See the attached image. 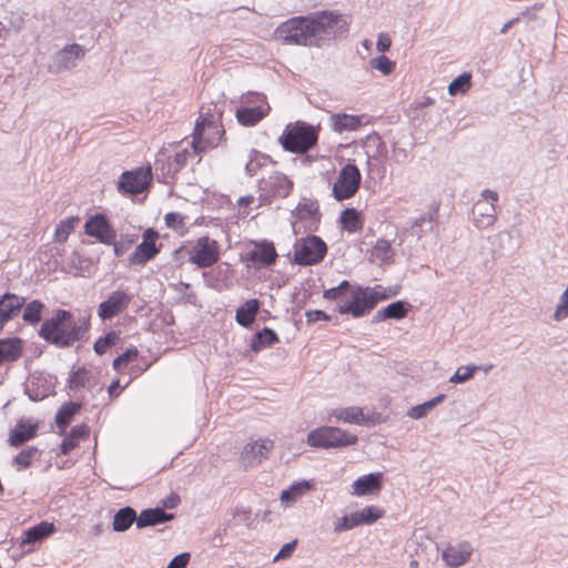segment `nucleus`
I'll use <instances>...</instances> for the list:
<instances>
[{
  "label": "nucleus",
  "instance_id": "473e14b6",
  "mask_svg": "<svg viewBox=\"0 0 568 568\" xmlns=\"http://www.w3.org/2000/svg\"><path fill=\"white\" fill-rule=\"evenodd\" d=\"M54 530V525L47 521L34 525L23 532L21 546H32L33 544L49 537Z\"/></svg>",
  "mask_w": 568,
  "mask_h": 568
},
{
  "label": "nucleus",
  "instance_id": "3c124183",
  "mask_svg": "<svg viewBox=\"0 0 568 568\" xmlns=\"http://www.w3.org/2000/svg\"><path fill=\"white\" fill-rule=\"evenodd\" d=\"M479 365L474 363L459 366L450 376L449 382L453 384L466 383L474 378V376L476 375L477 372H479Z\"/></svg>",
  "mask_w": 568,
  "mask_h": 568
},
{
  "label": "nucleus",
  "instance_id": "6e6d98bb",
  "mask_svg": "<svg viewBox=\"0 0 568 568\" xmlns=\"http://www.w3.org/2000/svg\"><path fill=\"white\" fill-rule=\"evenodd\" d=\"M250 161H251V178L256 176V174H257L256 170L262 169L267 163L273 164V165L275 164V162H273V160L270 155L262 154L261 152H258L254 149H251Z\"/></svg>",
  "mask_w": 568,
  "mask_h": 568
},
{
  "label": "nucleus",
  "instance_id": "2eb2a0df",
  "mask_svg": "<svg viewBox=\"0 0 568 568\" xmlns=\"http://www.w3.org/2000/svg\"><path fill=\"white\" fill-rule=\"evenodd\" d=\"M133 295L128 291H113L105 301L101 302L98 306V315L102 321L111 320L131 304Z\"/></svg>",
  "mask_w": 568,
  "mask_h": 568
},
{
  "label": "nucleus",
  "instance_id": "b1692460",
  "mask_svg": "<svg viewBox=\"0 0 568 568\" xmlns=\"http://www.w3.org/2000/svg\"><path fill=\"white\" fill-rule=\"evenodd\" d=\"M315 481L308 479L294 480L288 487L281 491V503L286 507L293 506L305 494L315 489Z\"/></svg>",
  "mask_w": 568,
  "mask_h": 568
},
{
  "label": "nucleus",
  "instance_id": "de8ad7c7",
  "mask_svg": "<svg viewBox=\"0 0 568 568\" xmlns=\"http://www.w3.org/2000/svg\"><path fill=\"white\" fill-rule=\"evenodd\" d=\"M352 282L348 280L341 281L336 286L324 288L323 290V298L326 301H338L344 297L347 298L348 291L352 287Z\"/></svg>",
  "mask_w": 568,
  "mask_h": 568
},
{
  "label": "nucleus",
  "instance_id": "49530a36",
  "mask_svg": "<svg viewBox=\"0 0 568 568\" xmlns=\"http://www.w3.org/2000/svg\"><path fill=\"white\" fill-rule=\"evenodd\" d=\"M91 378V371L87 369L85 367H79L70 375L68 386L70 390H77L80 388L89 387Z\"/></svg>",
  "mask_w": 568,
  "mask_h": 568
},
{
  "label": "nucleus",
  "instance_id": "7c9ffc66",
  "mask_svg": "<svg viewBox=\"0 0 568 568\" xmlns=\"http://www.w3.org/2000/svg\"><path fill=\"white\" fill-rule=\"evenodd\" d=\"M447 398V394L439 393L436 396L414 406H410L406 415L412 419H423L427 417L433 409L443 404Z\"/></svg>",
  "mask_w": 568,
  "mask_h": 568
},
{
  "label": "nucleus",
  "instance_id": "7ed1b4c3",
  "mask_svg": "<svg viewBox=\"0 0 568 568\" xmlns=\"http://www.w3.org/2000/svg\"><path fill=\"white\" fill-rule=\"evenodd\" d=\"M358 436L347 429L321 425L307 433L305 443L314 449L341 450L357 445Z\"/></svg>",
  "mask_w": 568,
  "mask_h": 568
},
{
  "label": "nucleus",
  "instance_id": "09e8293b",
  "mask_svg": "<svg viewBox=\"0 0 568 568\" xmlns=\"http://www.w3.org/2000/svg\"><path fill=\"white\" fill-rule=\"evenodd\" d=\"M43 310L44 304L39 300H33L24 306L22 318L29 324H38L41 321Z\"/></svg>",
  "mask_w": 568,
  "mask_h": 568
},
{
  "label": "nucleus",
  "instance_id": "774afa93",
  "mask_svg": "<svg viewBox=\"0 0 568 568\" xmlns=\"http://www.w3.org/2000/svg\"><path fill=\"white\" fill-rule=\"evenodd\" d=\"M190 554L182 552L171 559L166 568H185L190 561Z\"/></svg>",
  "mask_w": 568,
  "mask_h": 568
},
{
  "label": "nucleus",
  "instance_id": "c85d7f7f",
  "mask_svg": "<svg viewBox=\"0 0 568 568\" xmlns=\"http://www.w3.org/2000/svg\"><path fill=\"white\" fill-rule=\"evenodd\" d=\"M38 432V424L27 423L24 420H19L16 427L11 430L9 436V444L13 447H19L23 445L26 442L36 437Z\"/></svg>",
  "mask_w": 568,
  "mask_h": 568
},
{
  "label": "nucleus",
  "instance_id": "ddd939ff",
  "mask_svg": "<svg viewBox=\"0 0 568 568\" xmlns=\"http://www.w3.org/2000/svg\"><path fill=\"white\" fill-rule=\"evenodd\" d=\"M386 480L385 473L372 471L358 476L351 485V494L356 497H378Z\"/></svg>",
  "mask_w": 568,
  "mask_h": 568
},
{
  "label": "nucleus",
  "instance_id": "aec40b11",
  "mask_svg": "<svg viewBox=\"0 0 568 568\" xmlns=\"http://www.w3.org/2000/svg\"><path fill=\"white\" fill-rule=\"evenodd\" d=\"M413 310V305L407 300H396L381 307L372 317V324H378L387 321L399 322L406 318L409 312Z\"/></svg>",
  "mask_w": 568,
  "mask_h": 568
},
{
  "label": "nucleus",
  "instance_id": "603ef678",
  "mask_svg": "<svg viewBox=\"0 0 568 568\" xmlns=\"http://www.w3.org/2000/svg\"><path fill=\"white\" fill-rule=\"evenodd\" d=\"M79 222V217L70 216L62 220L54 232L55 242L63 243L68 240L70 233L74 230L75 224Z\"/></svg>",
  "mask_w": 568,
  "mask_h": 568
},
{
  "label": "nucleus",
  "instance_id": "6ab92c4d",
  "mask_svg": "<svg viewBox=\"0 0 568 568\" xmlns=\"http://www.w3.org/2000/svg\"><path fill=\"white\" fill-rule=\"evenodd\" d=\"M256 182L258 191L270 193L273 197H287L294 189L293 181L283 173L270 176L268 180L263 175Z\"/></svg>",
  "mask_w": 568,
  "mask_h": 568
},
{
  "label": "nucleus",
  "instance_id": "39448f33",
  "mask_svg": "<svg viewBox=\"0 0 568 568\" xmlns=\"http://www.w3.org/2000/svg\"><path fill=\"white\" fill-rule=\"evenodd\" d=\"M375 308L376 305L371 286L352 282L347 298L337 303L333 311L358 320L368 316Z\"/></svg>",
  "mask_w": 568,
  "mask_h": 568
},
{
  "label": "nucleus",
  "instance_id": "13d9d810",
  "mask_svg": "<svg viewBox=\"0 0 568 568\" xmlns=\"http://www.w3.org/2000/svg\"><path fill=\"white\" fill-rule=\"evenodd\" d=\"M119 339V334L114 331L109 332L104 336L100 337L94 343V352L98 355L104 354L111 346H113Z\"/></svg>",
  "mask_w": 568,
  "mask_h": 568
},
{
  "label": "nucleus",
  "instance_id": "864d4df0",
  "mask_svg": "<svg viewBox=\"0 0 568 568\" xmlns=\"http://www.w3.org/2000/svg\"><path fill=\"white\" fill-rule=\"evenodd\" d=\"M306 317V324L307 326H312L316 324L317 322H332L334 325L338 324V318L334 317L333 315L326 313L323 310L314 308V310H307L305 312Z\"/></svg>",
  "mask_w": 568,
  "mask_h": 568
},
{
  "label": "nucleus",
  "instance_id": "f03ea898",
  "mask_svg": "<svg viewBox=\"0 0 568 568\" xmlns=\"http://www.w3.org/2000/svg\"><path fill=\"white\" fill-rule=\"evenodd\" d=\"M89 326L88 320L78 323L70 311L57 310L51 318L43 321L39 336L51 345L67 348L82 341Z\"/></svg>",
  "mask_w": 568,
  "mask_h": 568
},
{
  "label": "nucleus",
  "instance_id": "69168bd1",
  "mask_svg": "<svg viewBox=\"0 0 568 568\" xmlns=\"http://www.w3.org/2000/svg\"><path fill=\"white\" fill-rule=\"evenodd\" d=\"M164 221L168 227L173 229L175 231L184 229V219L178 212L166 213L164 216Z\"/></svg>",
  "mask_w": 568,
  "mask_h": 568
},
{
  "label": "nucleus",
  "instance_id": "f8f14e48",
  "mask_svg": "<svg viewBox=\"0 0 568 568\" xmlns=\"http://www.w3.org/2000/svg\"><path fill=\"white\" fill-rule=\"evenodd\" d=\"M159 233L153 227L146 229L142 234V242L136 245L134 252L131 254L129 261L132 265H145L149 261L153 260L161 248L156 241Z\"/></svg>",
  "mask_w": 568,
  "mask_h": 568
},
{
  "label": "nucleus",
  "instance_id": "20e7f679",
  "mask_svg": "<svg viewBox=\"0 0 568 568\" xmlns=\"http://www.w3.org/2000/svg\"><path fill=\"white\" fill-rule=\"evenodd\" d=\"M298 237L293 245V253L287 254L290 262L298 266H311L322 263L327 255L328 246L325 241L314 233Z\"/></svg>",
  "mask_w": 568,
  "mask_h": 568
},
{
  "label": "nucleus",
  "instance_id": "052dcab7",
  "mask_svg": "<svg viewBox=\"0 0 568 568\" xmlns=\"http://www.w3.org/2000/svg\"><path fill=\"white\" fill-rule=\"evenodd\" d=\"M298 544L300 540L297 538H294L291 541L282 545L277 554L274 556L273 562H278L292 558L297 549Z\"/></svg>",
  "mask_w": 568,
  "mask_h": 568
},
{
  "label": "nucleus",
  "instance_id": "58836bf2",
  "mask_svg": "<svg viewBox=\"0 0 568 568\" xmlns=\"http://www.w3.org/2000/svg\"><path fill=\"white\" fill-rule=\"evenodd\" d=\"M81 409V404L69 402L63 404L55 414V424L62 435L70 425L74 415Z\"/></svg>",
  "mask_w": 568,
  "mask_h": 568
},
{
  "label": "nucleus",
  "instance_id": "0eeeda50",
  "mask_svg": "<svg viewBox=\"0 0 568 568\" xmlns=\"http://www.w3.org/2000/svg\"><path fill=\"white\" fill-rule=\"evenodd\" d=\"M362 183V173L354 161L344 164L332 185V195L337 202L352 199Z\"/></svg>",
  "mask_w": 568,
  "mask_h": 568
},
{
  "label": "nucleus",
  "instance_id": "a878e982",
  "mask_svg": "<svg viewBox=\"0 0 568 568\" xmlns=\"http://www.w3.org/2000/svg\"><path fill=\"white\" fill-rule=\"evenodd\" d=\"M365 217L356 207H345L339 212L337 224L342 231L349 234L361 232L364 227Z\"/></svg>",
  "mask_w": 568,
  "mask_h": 568
},
{
  "label": "nucleus",
  "instance_id": "9d476101",
  "mask_svg": "<svg viewBox=\"0 0 568 568\" xmlns=\"http://www.w3.org/2000/svg\"><path fill=\"white\" fill-rule=\"evenodd\" d=\"M190 262L200 268L213 265L219 260L217 242L209 236H201L189 252Z\"/></svg>",
  "mask_w": 568,
  "mask_h": 568
},
{
  "label": "nucleus",
  "instance_id": "0e129e2a",
  "mask_svg": "<svg viewBox=\"0 0 568 568\" xmlns=\"http://www.w3.org/2000/svg\"><path fill=\"white\" fill-rule=\"evenodd\" d=\"M568 317V295L561 293L559 302L556 305V310L552 314V318L556 322H561Z\"/></svg>",
  "mask_w": 568,
  "mask_h": 568
},
{
  "label": "nucleus",
  "instance_id": "a19ab883",
  "mask_svg": "<svg viewBox=\"0 0 568 568\" xmlns=\"http://www.w3.org/2000/svg\"><path fill=\"white\" fill-rule=\"evenodd\" d=\"M471 87V73L464 71L455 77L448 84V93L452 97L465 94Z\"/></svg>",
  "mask_w": 568,
  "mask_h": 568
},
{
  "label": "nucleus",
  "instance_id": "c756f323",
  "mask_svg": "<svg viewBox=\"0 0 568 568\" xmlns=\"http://www.w3.org/2000/svg\"><path fill=\"white\" fill-rule=\"evenodd\" d=\"M270 111L267 97L262 92L251 90V126L262 121Z\"/></svg>",
  "mask_w": 568,
  "mask_h": 568
},
{
  "label": "nucleus",
  "instance_id": "4d7b16f0",
  "mask_svg": "<svg viewBox=\"0 0 568 568\" xmlns=\"http://www.w3.org/2000/svg\"><path fill=\"white\" fill-rule=\"evenodd\" d=\"M389 419L388 416L383 415L379 412H368L362 410V418L359 422V426H365L368 428L375 427L377 425L384 424Z\"/></svg>",
  "mask_w": 568,
  "mask_h": 568
},
{
  "label": "nucleus",
  "instance_id": "e2e57ef3",
  "mask_svg": "<svg viewBox=\"0 0 568 568\" xmlns=\"http://www.w3.org/2000/svg\"><path fill=\"white\" fill-rule=\"evenodd\" d=\"M139 354L135 347L128 348L124 353L113 359L112 366L115 371L126 366Z\"/></svg>",
  "mask_w": 568,
  "mask_h": 568
},
{
  "label": "nucleus",
  "instance_id": "2f4dec72",
  "mask_svg": "<svg viewBox=\"0 0 568 568\" xmlns=\"http://www.w3.org/2000/svg\"><path fill=\"white\" fill-rule=\"evenodd\" d=\"M173 518V514H169L160 507L149 508L142 510L141 514L138 516L136 526L138 528L155 526L170 521Z\"/></svg>",
  "mask_w": 568,
  "mask_h": 568
},
{
  "label": "nucleus",
  "instance_id": "c9c22d12",
  "mask_svg": "<svg viewBox=\"0 0 568 568\" xmlns=\"http://www.w3.org/2000/svg\"><path fill=\"white\" fill-rule=\"evenodd\" d=\"M366 407L361 406H347L332 409L331 417L335 419L336 423L357 425L359 426V422L362 418V410H365Z\"/></svg>",
  "mask_w": 568,
  "mask_h": 568
},
{
  "label": "nucleus",
  "instance_id": "423d86ee",
  "mask_svg": "<svg viewBox=\"0 0 568 568\" xmlns=\"http://www.w3.org/2000/svg\"><path fill=\"white\" fill-rule=\"evenodd\" d=\"M322 221L320 203L316 199L302 196L297 205L291 211V226L294 235L301 233L297 223H302L304 232H317Z\"/></svg>",
  "mask_w": 568,
  "mask_h": 568
},
{
  "label": "nucleus",
  "instance_id": "f3484780",
  "mask_svg": "<svg viewBox=\"0 0 568 568\" xmlns=\"http://www.w3.org/2000/svg\"><path fill=\"white\" fill-rule=\"evenodd\" d=\"M372 119L367 113L348 114L346 112H335L329 115V126L336 133L354 132L369 124Z\"/></svg>",
  "mask_w": 568,
  "mask_h": 568
},
{
  "label": "nucleus",
  "instance_id": "412c9836",
  "mask_svg": "<svg viewBox=\"0 0 568 568\" xmlns=\"http://www.w3.org/2000/svg\"><path fill=\"white\" fill-rule=\"evenodd\" d=\"M473 551L468 541H462L457 547L448 544L442 551V560L449 568H459L470 560Z\"/></svg>",
  "mask_w": 568,
  "mask_h": 568
},
{
  "label": "nucleus",
  "instance_id": "4468645a",
  "mask_svg": "<svg viewBox=\"0 0 568 568\" xmlns=\"http://www.w3.org/2000/svg\"><path fill=\"white\" fill-rule=\"evenodd\" d=\"M152 182L151 166L123 172L119 180V190L129 194L145 191Z\"/></svg>",
  "mask_w": 568,
  "mask_h": 568
},
{
  "label": "nucleus",
  "instance_id": "79ce46f5",
  "mask_svg": "<svg viewBox=\"0 0 568 568\" xmlns=\"http://www.w3.org/2000/svg\"><path fill=\"white\" fill-rule=\"evenodd\" d=\"M375 305L377 306L382 302L389 301L396 296H398L402 292V285L396 284L393 286H383L381 284H376L371 286Z\"/></svg>",
  "mask_w": 568,
  "mask_h": 568
},
{
  "label": "nucleus",
  "instance_id": "8fccbe9b",
  "mask_svg": "<svg viewBox=\"0 0 568 568\" xmlns=\"http://www.w3.org/2000/svg\"><path fill=\"white\" fill-rule=\"evenodd\" d=\"M368 65L371 69L379 71L383 75H390L396 69V61L385 54H378L369 60Z\"/></svg>",
  "mask_w": 568,
  "mask_h": 568
},
{
  "label": "nucleus",
  "instance_id": "5701e85b",
  "mask_svg": "<svg viewBox=\"0 0 568 568\" xmlns=\"http://www.w3.org/2000/svg\"><path fill=\"white\" fill-rule=\"evenodd\" d=\"M24 303V297L18 296L13 293L7 292L0 296V332L9 321L20 313Z\"/></svg>",
  "mask_w": 568,
  "mask_h": 568
},
{
  "label": "nucleus",
  "instance_id": "bb28decb",
  "mask_svg": "<svg viewBox=\"0 0 568 568\" xmlns=\"http://www.w3.org/2000/svg\"><path fill=\"white\" fill-rule=\"evenodd\" d=\"M474 225L477 229L491 226L496 221V205L485 201H477L470 211Z\"/></svg>",
  "mask_w": 568,
  "mask_h": 568
},
{
  "label": "nucleus",
  "instance_id": "cd10ccee",
  "mask_svg": "<svg viewBox=\"0 0 568 568\" xmlns=\"http://www.w3.org/2000/svg\"><path fill=\"white\" fill-rule=\"evenodd\" d=\"M369 153L374 149L376 154L385 158L386 160L393 159L396 163H403L408 159V151L399 146V144H359Z\"/></svg>",
  "mask_w": 568,
  "mask_h": 568
},
{
  "label": "nucleus",
  "instance_id": "72a5a7b5",
  "mask_svg": "<svg viewBox=\"0 0 568 568\" xmlns=\"http://www.w3.org/2000/svg\"><path fill=\"white\" fill-rule=\"evenodd\" d=\"M22 353V339L9 337L0 339V365L17 361Z\"/></svg>",
  "mask_w": 568,
  "mask_h": 568
},
{
  "label": "nucleus",
  "instance_id": "c03bdc74",
  "mask_svg": "<svg viewBox=\"0 0 568 568\" xmlns=\"http://www.w3.org/2000/svg\"><path fill=\"white\" fill-rule=\"evenodd\" d=\"M373 254L384 264L394 263L395 250L390 241L386 239H378L373 246Z\"/></svg>",
  "mask_w": 568,
  "mask_h": 568
},
{
  "label": "nucleus",
  "instance_id": "6e6552de",
  "mask_svg": "<svg viewBox=\"0 0 568 568\" xmlns=\"http://www.w3.org/2000/svg\"><path fill=\"white\" fill-rule=\"evenodd\" d=\"M225 131L222 129L220 122V112L217 114L211 113V109L205 111L202 108L200 118L195 123L193 131L192 142H215L221 141Z\"/></svg>",
  "mask_w": 568,
  "mask_h": 568
},
{
  "label": "nucleus",
  "instance_id": "37998d69",
  "mask_svg": "<svg viewBox=\"0 0 568 568\" xmlns=\"http://www.w3.org/2000/svg\"><path fill=\"white\" fill-rule=\"evenodd\" d=\"M206 144H191V149H183L175 153L173 162L170 164L174 172L182 170L189 158H193L205 150Z\"/></svg>",
  "mask_w": 568,
  "mask_h": 568
},
{
  "label": "nucleus",
  "instance_id": "680f3d73",
  "mask_svg": "<svg viewBox=\"0 0 568 568\" xmlns=\"http://www.w3.org/2000/svg\"><path fill=\"white\" fill-rule=\"evenodd\" d=\"M39 453L38 448L34 446H30L27 449L21 450L16 457L14 463L19 466L27 468L30 466L32 459Z\"/></svg>",
  "mask_w": 568,
  "mask_h": 568
},
{
  "label": "nucleus",
  "instance_id": "a211bd4d",
  "mask_svg": "<svg viewBox=\"0 0 568 568\" xmlns=\"http://www.w3.org/2000/svg\"><path fill=\"white\" fill-rule=\"evenodd\" d=\"M87 235L97 239L100 243L111 245L116 239V232L103 214L90 216L84 224Z\"/></svg>",
  "mask_w": 568,
  "mask_h": 568
},
{
  "label": "nucleus",
  "instance_id": "ea45409f",
  "mask_svg": "<svg viewBox=\"0 0 568 568\" xmlns=\"http://www.w3.org/2000/svg\"><path fill=\"white\" fill-rule=\"evenodd\" d=\"M361 516L357 510L351 511L349 514H345L342 517L337 518L334 521V531L339 534L343 531H348L355 529L357 527H362Z\"/></svg>",
  "mask_w": 568,
  "mask_h": 568
},
{
  "label": "nucleus",
  "instance_id": "f704fd0d",
  "mask_svg": "<svg viewBox=\"0 0 568 568\" xmlns=\"http://www.w3.org/2000/svg\"><path fill=\"white\" fill-rule=\"evenodd\" d=\"M440 202L433 201L429 205L428 212L420 215L412 225L414 232L422 236L433 230V223L438 219Z\"/></svg>",
  "mask_w": 568,
  "mask_h": 568
},
{
  "label": "nucleus",
  "instance_id": "a18cd8bd",
  "mask_svg": "<svg viewBox=\"0 0 568 568\" xmlns=\"http://www.w3.org/2000/svg\"><path fill=\"white\" fill-rule=\"evenodd\" d=\"M363 526H372L379 519L384 518L386 510L377 505H367L358 509Z\"/></svg>",
  "mask_w": 568,
  "mask_h": 568
},
{
  "label": "nucleus",
  "instance_id": "9b49d317",
  "mask_svg": "<svg viewBox=\"0 0 568 568\" xmlns=\"http://www.w3.org/2000/svg\"><path fill=\"white\" fill-rule=\"evenodd\" d=\"M277 252L273 241L267 239H251V268H270L277 260Z\"/></svg>",
  "mask_w": 568,
  "mask_h": 568
},
{
  "label": "nucleus",
  "instance_id": "338daca9",
  "mask_svg": "<svg viewBox=\"0 0 568 568\" xmlns=\"http://www.w3.org/2000/svg\"><path fill=\"white\" fill-rule=\"evenodd\" d=\"M392 47V39L388 33L386 32H379L377 34V41H376V50L381 54H384L385 52L389 51Z\"/></svg>",
  "mask_w": 568,
  "mask_h": 568
},
{
  "label": "nucleus",
  "instance_id": "dca6fc26",
  "mask_svg": "<svg viewBox=\"0 0 568 568\" xmlns=\"http://www.w3.org/2000/svg\"><path fill=\"white\" fill-rule=\"evenodd\" d=\"M84 54L85 50L82 45L77 43L68 44L53 55L52 63L49 65V71L52 73H60L71 70L77 65V62L84 57Z\"/></svg>",
  "mask_w": 568,
  "mask_h": 568
},
{
  "label": "nucleus",
  "instance_id": "4c0bfd02",
  "mask_svg": "<svg viewBox=\"0 0 568 568\" xmlns=\"http://www.w3.org/2000/svg\"><path fill=\"white\" fill-rule=\"evenodd\" d=\"M138 520L136 511L130 507L120 508L113 517V530L118 532L126 531L132 524Z\"/></svg>",
  "mask_w": 568,
  "mask_h": 568
},
{
  "label": "nucleus",
  "instance_id": "f257e3e1",
  "mask_svg": "<svg viewBox=\"0 0 568 568\" xmlns=\"http://www.w3.org/2000/svg\"><path fill=\"white\" fill-rule=\"evenodd\" d=\"M349 23L336 10L323 9L293 16L280 23L274 36L284 44L323 48L348 36Z\"/></svg>",
  "mask_w": 568,
  "mask_h": 568
},
{
  "label": "nucleus",
  "instance_id": "4be33fe9",
  "mask_svg": "<svg viewBox=\"0 0 568 568\" xmlns=\"http://www.w3.org/2000/svg\"><path fill=\"white\" fill-rule=\"evenodd\" d=\"M324 287L321 278L307 277L301 284V287L295 286L291 295V302L297 304L300 310H304L315 294Z\"/></svg>",
  "mask_w": 568,
  "mask_h": 568
},
{
  "label": "nucleus",
  "instance_id": "1a4fd4ad",
  "mask_svg": "<svg viewBox=\"0 0 568 568\" xmlns=\"http://www.w3.org/2000/svg\"><path fill=\"white\" fill-rule=\"evenodd\" d=\"M321 129L320 124L314 125L303 120L290 122L276 142H318Z\"/></svg>",
  "mask_w": 568,
  "mask_h": 568
},
{
  "label": "nucleus",
  "instance_id": "bf43d9fd",
  "mask_svg": "<svg viewBox=\"0 0 568 568\" xmlns=\"http://www.w3.org/2000/svg\"><path fill=\"white\" fill-rule=\"evenodd\" d=\"M136 239L138 236L134 234L122 235L119 241H116L115 239L114 242L111 243V245H113L114 255L118 257L123 256L129 251V248L134 244Z\"/></svg>",
  "mask_w": 568,
  "mask_h": 568
},
{
  "label": "nucleus",
  "instance_id": "393cba45",
  "mask_svg": "<svg viewBox=\"0 0 568 568\" xmlns=\"http://www.w3.org/2000/svg\"><path fill=\"white\" fill-rule=\"evenodd\" d=\"M278 343H281V338L273 328L264 326L263 328L254 329L251 334V354H257Z\"/></svg>",
  "mask_w": 568,
  "mask_h": 568
},
{
  "label": "nucleus",
  "instance_id": "5fc2aeb1",
  "mask_svg": "<svg viewBox=\"0 0 568 568\" xmlns=\"http://www.w3.org/2000/svg\"><path fill=\"white\" fill-rule=\"evenodd\" d=\"M435 104V99L430 97H423L420 100L414 101V108L409 112V115L412 114L413 119H422V121H425L427 112L425 111L427 108Z\"/></svg>",
  "mask_w": 568,
  "mask_h": 568
},
{
  "label": "nucleus",
  "instance_id": "e433bc0d",
  "mask_svg": "<svg viewBox=\"0 0 568 568\" xmlns=\"http://www.w3.org/2000/svg\"><path fill=\"white\" fill-rule=\"evenodd\" d=\"M273 447L274 442L270 438H258L254 440L251 437V468L254 465L261 464L264 459H267Z\"/></svg>",
  "mask_w": 568,
  "mask_h": 568
}]
</instances>
